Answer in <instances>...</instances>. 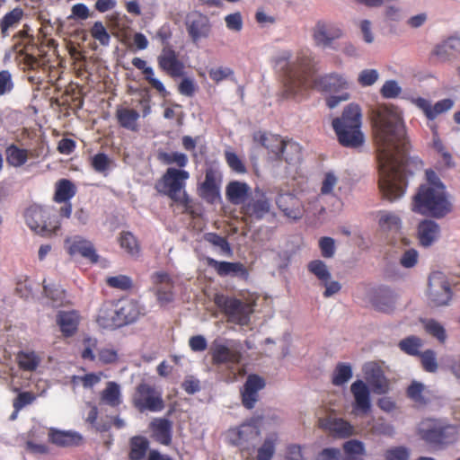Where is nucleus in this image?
Here are the masks:
<instances>
[{"label":"nucleus","instance_id":"obj_15","mask_svg":"<svg viewBox=\"0 0 460 460\" xmlns=\"http://www.w3.org/2000/svg\"><path fill=\"white\" fill-rule=\"evenodd\" d=\"M350 393L353 396L351 414L364 416L371 408L370 389L363 380H356L350 385Z\"/></svg>","mask_w":460,"mask_h":460},{"label":"nucleus","instance_id":"obj_30","mask_svg":"<svg viewBox=\"0 0 460 460\" xmlns=\"http://www.w3.org/2000/svg\"><path fill=\"white\" fill-rule=\"evenodd\" d=\"M50 441L58 447L77 446L82 441V436L75 431H64L51 429L49 433Z\"/></svg>","mask_w":460,"mask_h":460},{"label":"nucleus","instance_id":"obj_42","mask_svg":"<svg viewBox=\"0 0 460 460\" xmlns=\"http://www.w3.org/2000/svg\"><path fill=\"white\" fill-rule=\"evenodd\" d=\"M75 194V185L66 179H62L57 182L55 200L57 202H66Z\"/></svg>","mask_w":460,"mask_h":460},{"label":"nucleus","instance_id":"obj_59","mask_svg":"<svg viewBox=\"0 0 460 460\" xmlns=\"http://www.w3.org/2000/svg\"><path fill=\"white\" fill-rule=\"evenodd\" d=\"M338 183V177L333 172L325 173L321 186L322 195H330L333 193L334 188Z\"/></svg>","mask_w":460,"mask_h":460},{"label":"nucleus","instance_id":"obj_22","mask_svg":"<svg viewBox=\"0 0 460 460\" xmlns=\"http://www.w3.org/2000/svg\"><path fill=\"white\" fill-rule=\"evenodd\" d=\"M315 85L323 92L336 93L347 90L349 87V82L341 74L329 73L320 76Z\"/></svg>","mask_w":460,"mask_h":460},{"label":"nucleus","instance_id":"obj_21","mask_svg":"<svg viewBox=\"0 0 460 460\" xmlns=\"http://www.w3.org/2000/svg\"><path fill=\"white\" fill-rule=\"evenodd\" d=\"M265 386V381L257 375H250L242 390L243 404L252 409L259 399V392Z\"/></svg>","mask_w":460,"mask_h":460},{"label":"nucleus","instance_id":"obj_45","mask_svg":"<svg viewBox=\"0 0 460 460\" xmlns=\"http://www.w3.org/2000/svg\"><path fill=\"white\" fill-rule=\"evenodd\" d=\"M120 247L130 256L139 254L140 248L136 237L130 232H122L118 238Z\"/></svg>","mask_w":460,"mask_h":460},{"label":"nucleus","instance_id":"obj_18","mask_svg":"<svg viewBox=\"0 0 460 460\" xmlns=\"http://www.w3.org/2000/svg\"><path fill=\"white\" fill-rule=\"evenodd\" d=\"M160 69L171 77H181L185 74L184 63L179 59L178 54L172 48L165 46L157 57Z\"/></svg>","mask_w":460,"mask_h":460},{"label":"nucleus","instance_id":"obj_47","mask_svg":"<svg viewBox=\"0 0 460 460\" xmlns=\"http://www.w3.org/2000/svg\"><path fill=\"white\" fill-rule=\"evenodd\" d=\"M352 367L348 363L337 364L332 373V384L336 386H341L347 384L352 377Z\"/></svg>","mask_w":460,"mask_h":460},{"label":"nucleus","instance_id":"obj_51","mask_svg":"<svg viewBox=\"0 0 460 460\" xmlns=\"http://www.w3.org/2000/svg\"><path fill=\"white\" fill-rule=\"evenodd\" d=\"M343 449L346 454L344 460H361L359 457L365 454L364 445L358 440L345 442Z\"/></svg>","mask_w":460,"mask_h":460},{"label":"nucleus","instance_id":"obj_32","mask_svg":"<svg viewBox=\"0 0 460 460\" xmlns=\"http://www.w3.org/2000/svg\"><path fill=\"white\" fill-rule=\"evenodd\" d=\"M378 226L384 233H398L402 226V220L400 217L391 211L382 210L377 214Z\"/></svg>","mask_w":460,"mask_h":460},{"label":"nucleus","instance_id":"obj_27","mask_svg":"<svg viewBox=\"0 0 460 460\" xmlns=\"http://www.w3.org/2000/svg\"><path fill=\"white\" fill-rule=\"evenodd\" d=\"M396 294L389 288L381 286L376 289V311L391 313L395 308Z\"/></svg>","mask_w":460,"mask_h":460},{"label":"nucleus","instance_id":"obj_28","mask_svg":"<svg viewBox=\"0 0 460 460\" xmlns=\"http://www.w3.org/2000/svg\"><path fill=\"white\" fill-rule=\"evenodd\" d=\"M221 173L217 170L214 168L207 169L205 181L201 185V190L206 199L213 200L218 197Z\"/></svg>","mask_w":460,"mask_h":460},{"label":"nucleus","instance_id":"obj_25","mask_svg":"<svg viewBox=\"0 0 460 460\" xmlns=\"http://www.w3.org/2000/svg\"><path fill=\"white\" fill-rule=\"evenodd\" d=\"M319 425L322 429L341 438L349 437L353 434V427L342 419L332 417L321 419L319 420Z\"/></svg>","mask_w":460,"mask_h":460},{"label":"nucleus","instance_id":"obj_26","mask_svg":"<svg viewBox=\"0 0 460 460\" xmlns=\"http://www.w3.org/2000/svg\"><path fill=\"white\" fill-rule=\"evenodd\" d=\"M57 323L63 335L69 337L77 331L80 315L76 311H60L57 315Z\"/></svg>","mask_w":460,"mask_h":460},{"label":"nucleus","instance_id":"obj_43","mask_svg":"<svg viewBox=\"0 0 460 460\" xmlns=\"http://www.w3.org/2000/svg\"><path fill=\"white\" fill-rule=\"evenodd\" d=\"M278 435L276 433L268 434L258 449L257 460H271L275 453Z\"/></svg>","mask_w":460,"mask_h":460},{"label":"nucleus","instance_id":"obj_10","mask_svg":"<svg viewBox=\"0 0 460 460\" xmlns=\"http://www.w3.org/2000/svg\"><path fill=\"white\" fill-rule=\"evenodd\" d=\"M261 142L289 164H296L301 161V146L296 142L280 140L275 136L266 135L261 136Z\"/></svg>","mask_w":460,"mask_h":460},{"label":"nucleus","instance_id":"obj_61","mask_svg":"<svg viewBox=\"0 0 460 460\" xmlns=\"http://www.w3.org/2000/svg\"><path fill=\"white\" fill-rule=\"evenodd\" d=\"M401 87L394 80L386 81L380 89V93L385 98H395L401 93Z\"/></svg>","mask_w":460,"mask_h":460},{"label":"nucleus","instance_id":"obj_24","mask_svg":"<svg viewBox=\"0 0 460 460\" xmlns=\"http://www.w3.org/2000/svg\"><path fill=\"white\" fill-rule=\"evenodd\" d=\"M96 321L102 328L114 329L120 327L116 302L104 303L98 312Z\"/></svg>","mask_w":460,"mask_h":460},{"label":"nucleus","instance_id":"obj_57","mask_svg":"<svg viewBox=\"0 0 460 460\" xmlns=\"http://www.w3.org/2000/svg\"><path fill=\"white\" fill-rule=\"evenodd\" d=\"M410 449L405 447H395L387 449L385 454V460H409Z\"/></svg>","mask_w":460,"mask_h":460},{"label":"nucleus","instance_id":"obj_34","mask_svg":"<svg viewBox=\"0 0 460 460\" xmlns=\"http://www.w3.org/2000/svg\"><path fill=\"white\" fill-rule=\"evenodd\" d=\"M154 438L163 445H169L172 440V424L165 419H155L150 423Z\"/></svg>","mask_w":460,"mask_h":460},{"label":"nucleus","instance_id":"obj_53","mask_svg":"<svg viewBox=\"0 0 460 460\" xmlns=\"http://www.w3.org/2000/svg\"><path fill=\"white\" fill-rule=\"evenodd\" d=\"M422 367L425 371L434 373L438 370V362L436 353L432 349H426L424 352L420 353Z\"/></svg>","mask_w":460,"mask_h":460},{"label":"nucleus","instance_id":"obj_49","mask_svg":"<svg viewBox=\"0 0 460 460\" xmlns=\"http://www.w3.org/2000/svg\"><path fill=\"white\" fill-rule=\"evenodd\" d=\"M17 360L19 367L26 371H34L40 363V357L33 351L19 353Z\"/></svg>","mask_w":460,"mask_h":460},{"label":"nucleus","instance_id":"obj_62","mask_svg":"<svg viewBox=\"0 0 460 460\" xmlns=\"http://www.w3.org/2000/svg\"><path fill=\"white\" fill-rule=\"evenodd\" d=\"M319 247L324 258H332L335 253V241L331 237H322L319 240Z\"/></svg>","mask_w":460,"mask_h":460},{"label":"nucleus","instance_id":"obj_23","mask_svg":"<svg viewBox=\"0 0 460 460\" xmlns=\"http://www.w3.org/2000/svg\"><path fill=\"white\" fill-rule=\"evenodd\" d=\"M414 102L430 120L435 119L438 115L447 111L454 105V102L451 99H443L432 105L428 100L420 97L417 98Z\"/></svg>","mask_w":460,"mask_h":460},{"label":"nucleus","instance_id":"obj_36","mask_svg":"<svg viewBox=\"0 0 460 460\" xmlns=\"http://www.w3.org/2000/svg\"><path fill=\"white\" fill-rule=\"evenodd\" d=\"M139 117V113L133 109L119 107L116 110V118L119 124L130 131L136 132L138 130L137 120Z\"/></svg>","mask_w":460,"mask_h":460},{"label":"nucleus","instance_id":"obj_8","mask_svg":"<svg viewBox=\"0 0 460 460\" xmlns=\"http://www.w3.org/2000/svg\"><path fill=\"white\" fill-rule=\"evenodd\" d=\"M214 303L226 314L228 321L239 325H247L252 314V305L239 299L216 294Z\"/></svg>","mask_w":460,"mask_h":460},{"label":"nucleus","instance_id":"obj_41","mask_svg":"<svg viewBox=\"0 0 460 460\" xmlns=\"http://www.w3.org/2000/svg\"><path fill=\"white\" fill-rule=\"evenodd\" d=\"M420 322L428 334L437 339L441 344L446 342L447 338V332L440 323L435 319H422Z\"/></svg>","mask_w":460,"mask_h":460},{"label":"nucleus","instance_id":"obj_39","mask_svg":"<svg viewBox=\"0 0 460 460\" xmlns=\"http://www.w3.org/2000/svg\"><path fill=\"white\" fill-rule=\"evenodd\" d=\"M149 447V443L146 438L143 437H135L130 440V460H148L146 452Z\"/></svg>","mask_w":460,"mask_h":460},{"label":"nucleus","instance_id":"obj_12","mask_svg":"<svg viewBox=\"0 0 460 460\" xmlns=\"http://www.w3.org/2000/svg\"><path fill=\"white\" fill-rule=\"evenodd\" d=\"M428 296L434 306L448 305L452 298V290L444 273L435 271L429 275Z\"/></svg>","mask_w":460,"mask_h":460},{"label":"nucleus","instance_id":"obj_31","mask_svg":"<svg viewBox=\"0 0 460 460\" xmlns=\"http://www.w3.org/2000/svg\"><path fill=\"white\" fill-rule=\"evenodd\" d=\"M270 205L264 197L252 199L242 208L244 216L257 220L264 217L270 212Z\"/></svg>","mask_w":460,"mask_h":460},{"label":"nucleus","instance_id":"obj_46","mask_svg":"<svg viewBox=\"0 0 460 460\" xmlns=\"http://www.w3.org/2000/svg\"><path fill=\"white\" fill-rule=\"evenodd\" d=\"M5 154L7 163L14 167L23 165L28 160V151L14 145L8 146Z\"/></svg>","mask_w":460,"mask_h":460},{"label":"nucleus","instance_id":"obj_35","mask_svg":"<svg viewBox=\"0 0 460 460\" xmlns=\"http://www.w3.org/2000/svg\"><path fill=\"white\" fill-rule=\"evenodd\" d=\"M250 190V187L245 182L234 181L227 184L226 194L231 203L239 205L244 202Z\"/></svg>","mask_w":460,"mask_h":460},{"label":"nucleus","instance_id":"obj_64","mask_svg":"<svg viewBox=\"0 0 460 460\" xmlns=\"http://www.w3.org/2000/svg\"><path fill=\"white\" fill-rule=\"evenodd\" d=\"M209 77L216 83H219L234 74L233 70L229 67H216L208 71Z\"/></svg>","mask_w":460,"mask_h":460},{"label":"nucleus","instance_id":"obj_38","mask_svg":"<svg viewBox=\"0 0 460 460\" xmlns=\"http://www.w3.org/2000/svg\"><path fill=\"white\" fill-rule=\"evenodd\" d=\"M101 401L111 407L119 405L122 402L120 386L115 382H108L101 394Z\"/></svg>","mask_w":460,"mask_h":460},{"label":"nucleus","instance_id":"obj_52","mask_svg":"<svg viewBox=\"0 0 460 460\" xmlns=\"http://www.w3.org/2000/svg\"><path fill=\"white\" fill-rule=\"evenodd\" d=\"M225 158L227 165L236 173H244L246 172L245 165L241 158L230 148L225 151Z\"/></svg>","mask_w":460,"mask_h":460},{"label":"nucleus","instance_id":"obj_11","mask_svg":"<svg viewBox=\"0 0 460 460\" xmlns=\"http://www.w3.org/2000/svg\"><path fill=\"white\" fill-rule=\"evenodd\" d=\"M260 436V429L256 420L244 422L238 427L229 429L226 434L227 442L241 449L253 446Z\"/></svg>","mask_w":460,"mask_h":460},{"label":"nucleus","instance_id":"obj_29","mask_svg":"<svg viewBox=\"0 0 460 460\" xmlns=\"http://www.w3.org/2000/svg\"><path fill=\"white\" fill-rule=\"evenodd\" d=\"M439 226L432 220H423L418 226L420 243L424 247L430 246L439 235Z\"/></svg>","mask_w":460,"mask_h":460},{"label":"nucleus","instance_id":"obj_56","mask_svg":"<svg viewBox=\"0 0 460 460\" xmlns=\"http://www.w3.org/2000/svg\"><path fill=\"white\" fill-rule=\"evenodd\" d=\"M107 284L114 288L127 290L132 287V280L126 275H117L109 277L106 279Z\"/></svg>","mask_w":460,"mask_h":460},{"label":"nucleus","instance_id":"obj_44","mask_svg":"<svg viewBox=\"0 0 460 460\" xmlns=\"http://www.w3.org/2000/svg\"><path fill=\"white\" fill-rule=\"evenodd\" d=\"M423 345L422 340L415 335L408 336L398 343L399 349L407 355L419 356L420 348Z\"/></svg>","mask_w":460,"mask_h":460},{"label":"nucleus","instance_id":"obj_50","mask_svg":"<svg viewBox=\"0 0 460 460\" xmlns=\"http://www.w3.org/2000/svg\"><path fill=\"white\" fill-rule=\"evenodd\" d=\"M158 159L165 164H176L179 169L185 167L189 161L185 154L179 152H160Z\"/></svg>","mask_w":460,"mask_h":460},{"label":"nucleus","instance_id":"obj_63","mask_svg":"<svg viewBox=\"0 0 460 460\" xmlns=\"http://www.w3.org/2000/svg\"><path fill=\"white\" fill-rule=\"evenodd\" d=\"M13 88L12 75L8 70L0 71V95L10 93Z\"/></svg>","mask_w":460,"mask_h":460},{"label":"nucleus","instance_id":"obj_13","mask_svg":"<svg viewBox=\"0 0 460 460\" xmlns=\"http://www.w3.org/2000/svg\"><path fill=\"white\" fill-rule=\"evenodd\" d=\"M211 354L215 364H235L242 358L240 343L234 340L214 341Z\"/></svg>","mask_w":460,"mask_h":460},{"label":"nucleus","instance_id":"obj_54","mask_svg":"<svg viewBox=\"0 0 460 460\" xmlns=\"http://www.w3.org/2000/svg\"><path fill=\"white\" fill-rule=\"evenodd\" d=\"M90 32L92 37L98 40L102 45H109L111 36L102 22H95L91 28Z\"/></svg>","mask_w":460,"mask_h":460},{"label":"nucleus","instance_id":"obj_33","mask_svg":"<svg viewBox=\"0 0 460 460\" xmlns=\"http://www.w3.org/2000/svg\"><path fill=\"white\" fill-rule=\"evenodd\" d=\"M276 202L287 217L293 219H297L302 217L299 202L292 194H281L279 196Z\"/></svg>","mask_w":460,"mask_h":460},{"label":"nucleus","instance_id":"obj_17","mask_svg":"<svg viewBox=\"0 0 460 460\" xmlns=\"http://www.w3.org/2000/svg\"><path fill=\"white\" fill-rule=\"evenodd\" d=\"M152 283L157 302L161 306L172 303L174 299V282L164 271H157L152 275Z\"/></svg>","mask_w":460,"mask_h":460},{"label":"nucleus","instance_id":"obj_1","mask_svg":"<svg viewBox=\"0 0 460 460\" xmlns=\"http://www.w3.org/2000/svg\"><path fill=\"white\" fill-rule=\"evenodd\" d=\"M411 143L402 111L395 106L376 107V160L378 187L384 199L394 201L406 190L407 175L424 165L418 155H410Z\"/></svg>","mask_w":460,"mask_h":460},{"label":"nucleus","instance_id":"obj_7","mask_svg":"<svg viewBox=\"0 0 460 460\" xmlns=\"http://www.w3.org/2000/svg\"><path fill=\"white\" fill-rule=\"evenodd\" d=\"M25 223L35 234L41 236H51L60 228L58 218H51L49 213L43 208L33 205L25 212Z\"/></svg>","mask_w":460,"mask_h":460},{"label":"nucleus","instance_id":"obj_48","mask_svg":"<svg viewBox=\"0 0 460 460\" xmlns=\"http://www.w3.org/2000/svg\"><path fill=\"white\" fill-rule=\"evenodd\" d=\"M307 270L310 273L314 274L321 283L332 279V274L328 266L321 260H314L310 261L307 264Z\"/></svg>","mask_w":460,"mask_h":460},{"label":"nucleus","instance_id":"obj_16","mask_svg":"<svg viewBox=\"0 0 460 460\" xmlns=\"http://www.w3.org/2000/svg\"><path fill=\"white\" fill-rule=\"evenodd\" d=\"M185 25L193 42L208 38L211 31L208 17L198 11H192L187 14Z\"/></svg>","mask_w":460,"mask_h":460},{"label":"nucleus","instance_id":"obj_3","mask_svg":"<svg viewBox=\"0 0 460 460\" xmlns=\"http://www.w3.org/2000/svg\"><path fill=\"white\" fill-rule=\"evenodd\" d=\"M362 113L357 103L348 104L341 116L332 120V128L339 143L346 147H358L364 142L361 131Z\"/></svg>","mask_w":460,"mask_h":460},{"label":"nucleus","instance_id":"obj_4","mask_svg":"<svg viewBox=\"0 0 460 460\" xmlns=\"http://www.w3.org/2000/svg\"><path fill=\"white\" fill-rule=\"evenodd\" d=\"M411 210L424 216L440 218L451 211V204L446 194V189L420 185L413 196Z\"/></svg>","mask_w":460,"mask_h":460},{"label":"nucleus","instance_id":"obj_5","mask_svg":"<svg viewBox=\"0 0 460 460\" xmlns=\"http://www.w3.org/2000/svg\"><path fill=\"white\" fill-rule=\"evenodd\" d=\"M420 438L437 450H441L456 442L458 429L456 426L439 420H429L419 429Z\"/></svg>","mask_w":460,"mask_h":460},{"label":"nucleus","instance_id":"obj_14","mask_svg":"<svg viewBox=\"0 0 460 460\" xmlns=\"http://www.w3.org/2000/svg\"><path fill=\"white\" fill-rule=\"evenodd\" d=\"M343 34V30L340 26L334 23L319 21L313 29L312 37L317 47L323 49H333L338 50V48L334 46L333 42L335 40L341 39Z\"/></svg>","mask_w":460,"mask_h":460},{"label":"nucleus","instance_id":"obj_40","mask_svg":"<svg viewBox=\"0 0 460 460\" xmlns=\"http://www.w3.org/2000/svg\"><path fill=\"white\" fill-rule=\"evenodd\" d=\"M23 16V11L21 8H14L7 13L0 21V30L4 37L9 35V30L17 26Z\"/></svg>","mask_w":460,"mask_h":460},{"label":"nucleus","instance_id":"obj_60","mask_svg":"<svg viewBox=\"0 0 460 460\" xmlns=\"http://www.w3.org/2000/svg\"><path fill=\"white\" fill-rule=\"evenodd\" d=\"M390 389V381L385 376L381 367L376 363V394H385Z\"/></svg>","mask_w":460,"mask_h":460},{"label":"nucleus","instance_id":"obj_9","mask_svg":"<svg viewBox=\"0 0 460 460\" xmlns=\"http://www.w3.org/2000/svg\"><path fill=\"white\" fill-rule=\"evenodd\" d=\"M133 405L140 411L158 412L164 410L162 391L146 383L139 384L132 397Z\"/></svg>","mask_w":460,"mask_h":460},{"label":"nucleus","instance_id":"obj_55","mask_svg":"<svg viewBox=\"0 0 460 460\" xmlns=\"http://www.w3.org/2000/svg\"><path fill=\"white\" fill-rule=\"evenodd\" d=\"M102 376V373H91L84 375V376H75L72 377V384L75 386L78 385H83L84 387H92L94 385L98 384Z\"/></svg>","mask_w":460,"mask_h":460},{"label":"nucleus","instance_id":"obj_20","mask_svg":"<svg viewBox=\"0 0 460 460\" xmlns=\"http://www.w3.org/2000/svg\"><path fill=\"white\" fill-rule=\"evenodd\" d=\"M66 249L71 255L79 254L92 262L98 261V255L93 243L82 236L76 235L66 239Z\"/></svg>","mask_w":460,"mask_h":460},{"label":"nucleus","instance_id":"obj_58","mask_svg":"<svg viewBox=\"0 0 460 460\" xmlns=\"http://www.w3.org/2000/svg\"><path fill=\"white\" fill-rule=\"evenodd\" d=\"M226 26L229 31L239 32L243 30V22L241 13H229L225 17Z\"/></svg>","mask_w":460,"mask_h":460},{"label":"nucleus","instance_id":"obj_37","mask_svg":"<svg viewBox=\"0 0 460 460\" xmlns=\"http://www.w3.org/2000/svg\"><path fill=\"white\" fill-rule=\"evenodd\" d=\"M208 264L215 268L221 276H245V267L240 262L217 261L214 259L208 260Z\"/></svg>","mask_w":460,"mask_h":460},{"label":"nucleus","instance_id":"obj_2","mask_svg":"<svg viewBox=\"0 0 460 460\" xmlns=\"http://www.w3.org/2000/svg\"><path fill=\"white\" fill-rule=\"evenodd\" d=\"M273 60L280 83L279 97L296 99L302 94L307 77L316 65L314 53L310 49H301L295 55L289 50H281Z\"/></svg>","mask_w":460,"mask_h":460},{"label":"nucleus","instance_id":"obj_19","mask_svg":"<svg viewBox=\"0 0 460 460\" xmlns=\"http://www.w3.org/2000/svg\"><path fill=\"white\" fill-rule=\"evenodd\" d=\"M116 305L120 327L134 323L145 314L143 307L133 299L119 300Z\"/></svg>","mask_w":460,"mask_h":460},{"label":"nucleus","instance_id":"obj_6","mask_svg":"<svg viewBox=\"0 0 460 460\" xmlns=\"http://www.w3.org/2000/svg\"><path fill=\"white\" fill-rule=\"evenodd\" d=\"M189 178V172L183 169L169 167L163 177L156 182L155 189L174 201L185 204L187 201L185 187Z\"/></svg>","mask_w":460,"mask_h":460}]
</instances>
